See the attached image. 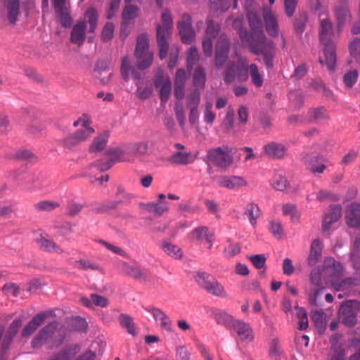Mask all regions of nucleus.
<instances>
[{
    "mask_svg": "<svg viewBox=\"0 0 360 360\" xmlns=\"http://www.w3.org/2000/svg\"><path fill=\"white\" fill-rule=\"evenodd\" d=\"M60 207V204L56 201L42 200L34 205V208L39 212H52Z\"/></svg>",
    "mask_w": 360,
    "mask_h": 360,
    "instance_id": "49",
    "label": "nucleus"
},
{
    "mask_svg": "<svg viewBox=\"0 0 360 360\" xmlns=\"http://www.w3.org/2000/svg\"><path fill=\"white\" fill-rule=\"evenodd\" d=\"M244 214L248 217L249 221L252 226L257 224V220L261 215V211L259 206L254 202L247 204Z\"/></svg>",
    "mask_w": 360,
    "mask_h": 360,
    "instance_id": "39",
    "label": "nucleus"
},
{
    "mask_svg": "<svg viewBox=\"0 0 360 360\" xmlns=\"http://www.w3.org/2000/svg\"><path fill=\"white\" fill-rule=\"evenodd\" d=\"M250 51L257 56H262L267 68L273 65L272 59L274 57V49L273 46H249Z\"/></svg>",
    "mask_w": 360,
    "mask_h": 360,
    "instance_id": "29",
    "label": "nucleus"
},
{
    "mask_svg": "<svg viewBox=\"0 0 360 360\" xmlns=\"http://www.w3.org/2000/svg\"><path fill=\"white\" fill-rule=\"evenodd\" d=\"M351 259L353 261L354 268L360 274V267L358 266V262L360 259V238H357L354 242V250L351 252Z\"/></svg>",
    "mask_w": 360,
    "mask_h": 360,
    "instance_id": "63",
    "label": "nucleus"
},
{
    "mask_svg": "<svg viewBox=\"0 0 360 360\" xmlns=\"http://www.w3.org/2000/svg\"><path fill=\"white\" fill-rule=\"evenodd\" d=\"M248 73L252 82L257 87H261L264 84V75L259 72L258 67L252 63L248 66Z\"/></svg>",
    "mask_w": 360,
    "mask_h": 360,
    "instance_id": "45",
    "label": "nucleus"
},
{
    "mask_svg": "<svg viewBox=\"0 0 360 360\" xmlns=\"http://www.w3.org/2000/svg\"><path fill=\"white\" fill-rule=\"evenodd\" d=\"M359 284V280L356 278H347L340 281V279L338 281L332 280L331 285L332 286L338 291L341 290H348L351 289L353 286Z\"/></svg>",
    "mask_w": 360,
    "mask_h": 360,
    "instance_id": "41",
    "label": "nucleus"
},
{
    "mask_svg": "<svg viewBox=\"0 0 360 360\" xmlns=\"http://www.w3.org/2000/svg\"><path fill=\"white\" fill-rule=\"evenodd\" d=\"M233 148L228 146H222L210 149L207 153L210 161L221 169L230 167L233 162Z\"/></svg>",
    "mask_w": 360,
    "mask_h": 360,
    "instance_id": "4",
    "label": "nucleus"
},
{
    "mask_svg": "<svg viewBox=\"0 0 360 360\" xmlns=\"http://www.w3.org/2000/svg\"><path fill=\"white\" fill-rule=\"evenodd\" d=\"M128 145L122 146H117L109 148L108 153L110 157V160L95 163V166L101 171H105L110 169L115 162L125 160L126 154L129 153Z\"/></svg>",
    "mask_w": 360,
    "mask_h": 360,
    "instance_id": "8",
    "label": "nucleus"
},
{
    "mask_svg": "<svg viewBox=\"0 0 360 360\" xmlns=\"http://www.w3.org/2000/svg\"><path fill=\"white\" fill-rule=\"evenodd\" d=\"M136 66L139 70H143L148 68L153 61V53L148 46H136L134 50Z\"/></svg>",
    "mask_w": 360,
    "mask_h": 360,
    "instance_id": "14",
    "label": "nucleus"
},
{
    "mask_svg": "<svg viewBox=\"0 0 360 360\" xmlns=\"http://www.w3.org/2000/svg\"><path fill=\"white\" fill-rule=\"evenodd\" d=\"M321 276H323L321 269H316L311 272L310 280L311 284L314 286L313 289L314 295H309V302L311 304H316V296L323 288Z\"/></svg>",
    "mask_w": 360,
    "mask_h": 360,
    "instance_id": "28",
    "label": "nucleus"
},
{
    "mask_svg": "<svg viewBox=\"0 0 360 360\" xmlns=\"http://www.w3.org/2000/svg\"><path fill=\"white\" fill-rule=\"evenodd\" d=\"M210 7L213 11L224 13L229 8V0H210Z\"/></svg>",
    "mask_w": 360,
    "mask_h": 360,
    "instance_id": "58",
    "label": "nucleus"
},
{
    "mask_svg": "<svg viewBox=\"0 0 360 360\" xmlns=\"http://www.w3.org/2000/svg\"><path fill=\"white\" fill-rule=\"evenodd\" d=\"M247 18L252 34L257 35L259 39L264 38L262 20L258 14L253 10L247 9Z\"/></svg>",
    "mask_w": 360,
    "mask_h": 360,
    "instance_id": "24",
    "label": "nucleus"
},
{
    "mask_svg": "<svg viewBox=\"0 0 360 360\" xmlns=\"http://www.w3.org/2000/svg\"><path fill=\"white\" fill-rule=\"evenodd\" d=\"M206 75L205 70L198 67L193 74V84L198 89H203L205 84Z\"/></svg>",
    "mask_w": 360,
    "mask_h": 360,
    "instance_id": "57",
    "label": "nucleus"
},
{
    "mask_svg": "<svg viewBox=\"0 0 360 360\" xmlns=\"http://www.w3.org/2000/svg\"><path fill=\"white\" fill-rule=\"evenodd\" d=\"M57 326L58 323L56 322H53L49 323L41 329L31 341V347L34 349H39L42 345L48 342V341L52 338Z\"/></svg>",
    "mask_w": 360,
    "mask_h": 360,
    "instance_id": "15",
    "label": "nucleus"
},
{
    "mask_svg": "<svg viewBox=\"0 0 360 360\" xmlns=\"http://www.w3.org/2000/svg\"><path fill=\"white\" fill-rule=\"evenodd\" d=\"M323 277L326 278L327 282L331 284L332 280L338 281L342 276V266L340 262H336L331 257L327 258L321 268Z\"/></svg>",
    "mask_w": 360,
    "mask_h": 360,
    "instance_id": "10",
    "label": "nucleus"
},
{
    "mask_svg": "<svg viewBox=\"0 0 360 360\" xmlns=\"http://www.w3.org/2000/svg\"><path fill=\"white\" fill-rule=\"evenodd\" d=\"M96 77L105 84L112 79V72L110 70V62L107 60H99L96 62L94 68Z\"/></svg>",
    "mask_w": 360,
    "mask_h": 360,
    "instance_id": "23",
    "label": "nucleus"
},
{
    "mask_svg": "<svg viewBox=\"0 0 360 360\" xmlns=\"http://www.w3.org/2000/svg\"><path fill=\"white\" fill-rule=\"evenodd\" d=\"M309 20L308 14L306 11H299L294 20L293 27L296 33L302 34Z\"/></svg>",
    "mask_w": 360,
    "mask_h": 360,
    "instance_id": "40",
    "label": "nucleus"
},
{
    "mask_svg": "<svg viewBox=\"0 0 360 360\" xmlns=\"http://www.w3.org/2000/svg\"><path fill=\"white\" fill-rule=\"evenodd\" d=\"M187 79L188 75L185 70L180 68L176 70L174 80V94L177 100H182L184 98Z\"/></svg>",
    "mask_w": 360,
    "mask_h": 360,
    "instance_id": "19",
    "label": "nucleus"
},
{
    "mask_svg": "<svg viewBox=\"0 0 360 360\" xmlns=\"http://www.w3.org/2000/svg\"><path fill=\"white\" fill-rule=\"evenodd\" d=\"M193 238L195 240H205L211 245L213 239V233L209 231L207 226H199L193 229L191 233ZM211 245L210 246V248Z\"/></svg>",
    "mask_w": 360,
    "mask_h": 360,
    "instance_id": "42",
    "label": "nucleus"
},
{
    "mask_svg": "<svg viewBox=\"0 0 360 360\" xmlns=\"http://www.w3.org/2000/svg\"><path fill=\"white\" fill-rule=\"evenodd\" d=\"M263 17L267 33L272 37L279 35V28L276 15L269 8H264Z\"/></svg>",
    "mask_w": 360,
    "mask_h": 360,
    "instance_id": "21",
    "label": "nucleus"
},
{
    "mask_svg": "<svg viewBox=\"0 0 360 360\" xmlns=\"http://www.w3.org/2000/svg\"><path fill=\"white\" fill-rule=\"evenodd\" d=\"M86 25L84 20L77 22L72 27L70 39L74 44H82L86 37Z\"/></svg>",
    "mask_w": 360,
    "mask_h": 360,
    "instance_id": "31",
    "label": "nucleus"
},
{
    "mask_svg": "<svg viewBox=\"0 0 360 360\" xmlns=\"http://www.w3.org/2000/svg\"><path fill=\"white\" fill-rule=\"evenodd\" d=\"M339 319L348 327L356 323V315L354 309L349 304L341 305L339 311Z\"/></svg>",
    "mask_w": 360,
    "mask_h": 360,
    "instance_id": "25",
    "label": "nucleus"
},
{
    "mask_svg": "<svg viewBox=\"0 0 360 360\" xmlns=\"http://www.w3.org/2000/svg\"><path fill=\"white\" fill-rule=\"evenodd\" d=\"M229 45L226 35L221 32V25L213 19L206 20V29L202 45Z\"/></svg>",
    "mask_w": 360,
    "mask_h": 360,
    "instance_id": "3",
    "label": "nucleus"
},
{
    "mask_svg": "<svg viewBox=\"0 0 360 360\" xmlns=\"http://www.w3.org/2000/svg\"><path fill=\"white\" fill-rule=\"evenodd\" d=\"M283 214L290 217L293 222H298L300 218V213L297 209V207L293 204H285L283 205Z\"/></svg>",
    "mask_w": 360,
    "mask_h": 360,
    "instance_id": "54",
    "label": "nucleus"
},
{
    "mask_svg": "<svg viewBox=\"0 0 360 360\" xmlns=\"http://www.w3.org/2000/svg\"><path fill=\"white\" fill-rule=\"evenodd\" d=\"M359 72L356 70H349L343 77V82L347 87H352L356 82Z\"/></svg>",
    "mask_w": 360,
    "mask_h": 360,
    "instance_id": "64",
    "label": "nucleus"
},
{
    "mask_svg": "<svg viewBox=\"0 0 360 360\" xmlns=\"http://www.w3.org/2000/svg\"><path fill=\"white\" fill-rule=\"evenodd\" d=\"M120 326L124 328L129 334L132 336L136 335V330L133 318L127 314H121L118 317Z\"/></svg>",
    "mask_w": 360,
    "mask_h": 360,
    "instance_id": "44",
    "label": "nucleus"
},
{
    "mask_svg": "<svg viewBox=\"0 0 360 360\" xmlns=\"http://www.w3.org/2000/svg\"><path fill=\"white\" fill-rule=\"evenodd\" d=\"M148 311L152 314L156 321L160 322V325L163 329L167 331L172 330L170 319L162 310L153 307Z\"/></svg>",
    "mask_w": 360,
    "mask_h": 360,
    "instance_id": "35",
    "label": "nucleus"
},
{
    "mask_svg": "<svg viewBox=\"0 0 360 360\" xmlns=\"http://www.w3.org/2000/svg\"><path fill=\"white\" fill-rule=\"evenodd\" d=\"M232 329L242 342L248 344L254 340L255 335L250 323L242 320L236 319L232 321Z\"/></svg>",
    "mask_w": 360,
    "mask_h": 360,
    "instance_id": "12",
    "label": "nucleus"
},
{
    "mask_svg": "<svg viewBox=\"0 0 360 360\" xmlns=\"http://www.w3.org/2000/svg\"><path fill=\"white\" fill-rule=\"evenodd\" d=\"M84 18L89 24V32H94L97 27L98 23V13L94 8H90L86 10L84 13Z\"/></svg>",
    "mask_w": 360,
    "mask_h": 360,
    "instance_id": "53",
    "label": "nucleus"
},
{
    "mask_svg": "<svg viewBox=\"0 0 360 360\" xmlns=\"http://www.w3.org/2000/svg\"><path fill=\"white\" fill-rule=\"evenodd\" d=\"M345 221L351 228H359L360 226V204L352 202L345 211Z\"/></svg>",
    "mask_w": 360,
    "mask_h": 360,
    "instance_id": "20",
    "label": "nucleus"
},
{
    "mask_svg": "<svg viewBox=\"0 0 360 360\" xmlns=\"http://www.w3.org/2000/svg\"><path fill=\"white\" fill-rule=\"evenodd\" d=\"M297 316L299 319L298 322V329L300 330H304L308 327V319L307 316V313L305 310L299 307H295Z\"/></svg>",
    "mask_w": 360,
    "mask_h": 360,
    "instance_id": "60",
    "label": "nucleus"
},
{
    "mask_svg": "<svg viewBox=\"0 0 360 360\" xmlns=\"http://www.w3.org/2000/svg\"><path fill=\"white\" fill-rule=\"evenodd\" d=\"M195 281L198 285L212 296L227 298L229 294L223 285L213 275L205 271H198Z\"/></svg>",
    "mask_w": 360,
    "mask_h": 360,
    "instance_id": "2",
    "label": "nucleus"
},
{
    "mask_svg": "<svg viewBox=\"0 0 360 360\" xmlns=\"http://www.w3.org/2000/svg\"><path fill=\"white\" fill-rule=\"evenodd\" d=\"M323 53L326 58V64L329 70H335L336 63V51L334 46H325Z\"/></svg>",
    "mask_w": 360,
    "mask_h": 360,
    "instance_id": "47",
    "label": "nucleus"
},
{
    "mask_svg": "<svg viewBox=\"0 0 360 360\" xmlns=\"http://www.w3.org/2000/svg\"><path fill=\"white\" fill-rule=\"evenodd\" d=\"M181 42L191 44L195 39V32L192 26V18L188 13H184L176 24Z\"/></svg>",
    "mask_w": 360,
    "mask_h": 360,
    "instance_id": "7",
    "label": "nucleus"
},
{
    "mask_svg": "<svg viewBox=\"0 0 360 360\" xmlns=\"http://www.w3.org/2000/svg\"><path fill=\"white\" fill-rule=\"evenodd\" d=\"M226 23L238 31L241 39H246L248 37V31L243 27L242 18L229 17L226 20Z\"/></svg>",
    "mask_w": 360,
    "mask_h": 360,
    "instance_id": "48",
    "label": "nucleus"
},
{
    "mask_svg": "<svg viewBox=\"0 0 360 360\" xmlns=\"http://www.w3.org/2000/svg\"><path fill=\"white\" fill-rule=\"evenodd\" d=\"M120 73L122 77L126 81H129L130 75L135 80H140L141 75L133 68L128 55L124 56L121 58Z\"/></svg>",
    "mask_w": 360,
    "mask_h": 360,
    "instance_id": "22",
    "label": "nucleus"
},
{
    "mask_svg": "<svg viewBox=\"0 0 360 360\" xmlns=\"http://www.w3.org/2000/svg\"><path fill=\"white\" fill-rule=\"evenodd\" d=\"M264 155L271 160H281L288 155V148L285 145L271 141L263 146Z\"/></svg>",
    "mask_w": 360,
    "mask_h": 360,
    "instance_id": "16",
    "label": "nucleus"
},
{
    "mask_svg": "<svg viewBox=\"0 0 360 360\" xmlns=\"http://www.w3.org/2000/svg\"><path fill=\"white\" fill-rule=\"evenodd\" d=\"M79 350L80 347L77 345H74L53 355L48 360H70L73 358Z\"/></svg>",
    "mask_w": 360,
    "mask_h": 360,
    "instance_id": "38",
    "label": "nucleus"
},
{
    "mask_svg": "<svg viewBox=\"0 0 360 360\" xmlns=\"http://www.w3.org/2000/svg\"><path fill=\"white\" fill-rule=\"evenodd\" d=\"M108 136L107 131H104L96 136L89 146V152L96 153L102 151L107 145Z\"/></svg>",
    "mask_w": 360,
    "mask_h": 360,
    "instance_id": "37",
    "label": "nucleus"
},
{
    "mask_svg": "<svg viewBox=\"0 0 360 360\" xmlns=\"http://www.w3.org/2000/svg\"><path fill=\"white\" fill-rule=\"evenodd\" d=\"M302 160L307 169L314 175L323 174L326 169L324 160L321 155L304 153L302 155Z\"/></svg>",
    "mask_w": 360,
    "mask_h": 360,
    "instance_id": "9",
    "label": "nucleus"
},
{
    "mask_svg": "<svg viewBox=\"0 0 360 360\" xmlns=\"http://www.w3.org/2000/svg\"><path fill=\"white\" fill-rule=\"evenodd\" d=\"M200 102V93L198 89L191 92L186 98V106L188 108H198Z\"/></svg>",
    "mask_w": 360,
    "mask_h": 360,
    "instance_id": "56",
    "label": "nucleus"
},
{
    "mask_svg": "<svg viewBox=\"0 0 360 360\" xmlns=\"http://www.w3.org/2000/svg\"><path fill=\"white\" fill-rule=\"evenodd\" d=\"M119 266L121 272L127 276L139 281H148L149 280L148 271L140 266L133 265L124 261L121 262Z\"/></svg>",
    "mask_w": 360,
    "mask_h": 360,
    "instance_id": "11",
    "label": "nucleus"
},
{
    "mask_svg": "<svg viewBox=\"0 0 360 360\" xmlns=\"http://www.w3.org/2000/svg\"><path fill=\"white\" fill-rule=\"evenodd\" d=\"M342 208L340 205L330 206L327 212H326L323 221L322 229L324 232L328 231L331 228V224L338 221L342 216Z\"/></svg>",
    "mask_w": 360,
    "mask_h": 360,
    "instance_id": "18",
    "label": "nucleus"
},
{
    "mask_svg": "<svg viewBox=\"0 0 360 360\" xmlns=\"http://www.w3.org/2000/svg\"><path fill=\"white\" fill-rule=\"evenodd\" d=\"M136 85L137 86L136 95L139 99L146 100L150 97L153 91L151 84L138 82Z\"/></svg>",
    "mask_w": 360,
    "mask_h": 360,
    "instance_id": "43",
    "label": "nucleus"
},
{
    "mask_svg": "<svg viewBox=\"0 0 360 360\" xmlns=\"http://www.w3.org/2000/svg\"><path fill=\"white\" fill-rule=\"evenodd\" d=\"M139 14L138 7L134 5H127L124 7L122 12V18L125 22L136 18Z\"/></svg>",
    "mask_w": 360,
    "mask_h": 360,
    "instance_id": "59",
    "label": "nucleus"
},
{
    "mask_svg": "<svg viewBox=\"0 0 360 360\" xmlns=\"http://www.w3.org/2000/svg\"><path fill=\"white\" fill-rule=\"evenodd\" d=\"M84 207V204L70 201L67 205V214L71 217H75L81 212Z\"/></svg>",
    "mask_w": 360,
    "mask_h": 360,
    "instance_id": "62",
    "label": "nucleus"
},
{
    "mask_svg": "<svg viewBox=\"0 0 360 360\" xmlns=\"http://www.w3.org/2000/svg\"><path fill=\"white\" fill-rule=\"evenodd\" d=\"M217 182L219 186L229 189L238 188L248 185L247 181L238 176H220L217 179Z\"/></svg>",
    "mask_w": 360,
    "mask_h": 360,
    "instance_id": "27",
    "label": "nucleus"
},
{
    "mask_svg": "<svg viewBox=\"0 0 360 360\" xmlns=\"http://www.w3.org/2000/svg\"><path fill=\"white\" fill-rule=\"evenodd\" d=\"M35 241L39 248L44 252L57 255H63L65 252V250L49 238L46 233H40Z\"/></svg>",
    "mask_w": 360,
    "mask_h": 360,
    "instance_id": "13",
    "label": "nucleus"
},
{
    "mask_svg": "<svg viewBox=\"0 0 360 360\" xmlns=\"http://www.w3.org/2000/svg\"><path fill=\"white\" fill-rule=\"evenodd\" d=\"M193 160L191 154L184 152H175L170 158L171 162L182 165H188Z\"/></svg>",
    "mask_w": 360,
    "mask_h": 360,
    "instance_id": "51",
    "label": "nucleus"
},
{
    "mask_svg": "<svg viewBox=\"0 0 360 360\" xmlns=\"http://www.w3.org/2000/svg\"><path fill=\"white\" fill-rule=\"evenodd\" d=\"M248 79V65L245 58H240L238 63L235 65L233 63L228 64L224 76L226 83H231L237 79L238 82H245Z\"/></svg>",
    "mask_w": 360,
    "mask_h": 360,
    "instance_id": "6",
    "label": "nucleus"
},
{
    "mask_svg": "<svg viewBox=\"0 0 360 360\" xmlns=\"http://www.w3.org/2000/svg\"><path fill=\"white\" fill-rule=\"evenodd\" d=\"M156 88L160 89V98L162 101H167L169 97L172 83L168 76L164 75L162 70H159L154 80Z\"/></svg>",
    "mask_w": 360,
    "mask_h": 360,
    "instance_id": "17",
    "label": "nucleus"
},
{
    "mask_svg": "<svg viewBox=\"0 0 360 360\" xmlns=\"http://www.w3.org/2000/svg\"><path fill=\"white\" fill-rule=\"evenodd\" d=\"M173 18L168 9L161 15V21L156 25L157 45H168V39L172 33Z\"/></svg>",
    "mask_w": 360,
    "mask_h": 360,
    "instance_id": "5",
    "label": "nucleus"
},
{
    "mask_svg": "<svg viewBox=\"0 0 360 360\" xmlns=\"http://www.w3.org/2000/svg\"><path fill=\"white\" fill-rule=\"evenodd\" d=\"M227 46H217L216 49L215 65L218 67L222 65L228 56Z\"/></svg>",
    "mask_w": 360,
    "mask_h": 360,
    "instance_id": "61",
    "label": "nucleus"
},
{
    "mask_svg": "<svg viewBox=\"0 0 360 360\" xmlns=\"http://www.w3.org/2000/svg\"><path fill=\"white\" fill-rule=\"evenodd\" d=\"M91 117L84 113L74 122V127H79L74 133L70 134L60 140L61 146L69 150H74L80 143L89 139L95 133V129L91 126Z\"/></svg>",
    "mask_w": 360,
    "mask_h": 360,
    "instance_id": "1",
    "label": "nucleus"
},
{
    "mask_svg": "<svg viewBox=\"0 0 360 360\" xmlns=\"http://www.w3.org/2000/svg\"><path fill=\"white\" fill-rule=\"evenodd\" d=\"M308 117L309 120L315 124H321L330 119L328 112L322 106L309 109Z\"/></svg>",
    "mask_w": 360,
    "mask_h": 360,
    "instance_id": "33",
    "label": "nucleus"
},
{
    "mask_svg": "<svg viewBox=\"0 0 360 360\" xmlns=\"http://www.w3.org/2000/svg\"><path fill=\"white\" fill-rule=\"evenodd\" d=\"M46 317L47 314L45 312L39 313L35 315L23 328L21 332L22 337L29 338L31 336L37 328L44 322Z\"/></svg>",
    "mask_w": 360,
    "mask_h": 360,
    "instance_id": "26",
    "label": "nucleus"
},
{
    "mask_svg": "<svg viewBox=\"0 0 360 360\" xmlns=\"http://www.w3.org/2000/svg\"><path fill=\"white\" fill-rule=\"evenodd\" d=\"M335 15L338 30H341L347 23L349 22L352 19L348 6L346 4L336 6L335 8Z\"/></svg>",
    "mask_w": 360,
    "mask_h": 360,
    "instance_id": "30",
    "label": "nucleus"
},
{
    "mask_svg": "<svg viewBox=\"0 0 360 360\" xmlns=\"http://www.w3.org/2000/svg\"><path fill=\"white\" fill-rule=\"evenodd\" d=\"M22 320L21 318H17L15 320H13L8 328V330L5 336V339L7 340L8 342L11 341L18 333L19 328L22 326Z\"/></svg>",
    "mask_w": 360,
    "mask_h": 360,
    "instance_id": "55",
    "label": "nucleus"
},
{
    "mask_svg": "<svg viewBox=\"0 0 360 360\" xmlns=\"http://www.w3.org/2000/svg\"><path fill=\"white\" fill-rule=\"evenodd\" d=\"M322 252V243L319 239H315L311 245L310 252L307 258L309 265L314 266L319 260Z\"/></svg>",
    "mask_w": 360,
    "mask_h": 360,
    "instance_id": "36",
    "label": "nucleus"
},
{
    "mask_svg": "<svg viewBox=\"0 0 360 360\" xmlns=\"http://www.w3.org/2000/svg\"><path fill=\"white\" fill-rule=\"evenodd\" d=\"M319 35L322 44L329 45L333 36V25L328 19L321 20Z\"/></svg>",
    "mask_w": 360,
    "mask_h": 360,
    "instance_id": "32",
    "label": "nucleus"
},
{
    "mask_svg": "<svg viewBox=\"0 0 360 360\" xmlns=\"http://www.w3.org/2000/svg\"><path fill=\"white\" fill-rule=\"evenodd\" d=\"M161 247L167 255L174 257V259H179L183 256L181 249L174 244L164 241L162 243Z\"/></svg>",
    "mask_w": 360,
    "mask_h": 360,
    "instance_id": "46",
    "label": "nucleus"
},
{
    "mask_svg": "<svg viewBox=\"0 0 360 360\" xmlns=\"http://www.w3.org/2000/svg\"><path fill=\"white\" fill-rule=\"evenodd\" d=\"M8 18L11 23H15L19 14V0H7Z\"/></svg>",
    "mask_w": 360,
    "mask_h": 360,
    "instance_id": "52",
    "label": "nucleus"
},
{
    "mask_svg": "<svg viewBox=\"0 0 360 360\" xmlns=\"http://www.w3.org/2000/svg\"><path fill=\"white\" fill-rule=\"evenodd\" d=\"M75 266L79 270H91L103 274V268L97 262L86 258H82L75 262Z\"/></svg>",
    "mask_w": 360,
    "mask_h": 360,
    "instance_id": "34",
    "label": "nucleus"
},
{
    "mask_svg": "<svg viewBox=\"0 0 360 360\" xmlns=\"http://www.w3.org/2000/svg\"><path fill=\"white\" fill-rule=\"evenodd\" d=\"M129 153L134 155H142L147 153L148 142L146 141L131 143L127 144Z\"/></svg>",
    "mask_w": 360,
    "mask_h": 360,
    "instance_id": "50",
    "label": "nucleus"
}]
</instances>
